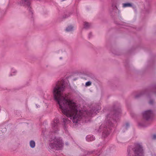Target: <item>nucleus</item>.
<instances>
[{"mask_svg":"<svg viewBox=\"0 0 156 156\" xmlns=\"http://www.w3.org/2000/svg\"><path fill=\"white\" fill-rule=\"evenodd\" d=\"M16 73V71L14 69H12L11 70V73L9 75V76L15 75V74Z\"/></svg>","mask_w":156,"mask_h":156,"instance_id":"14","label":"nucleus"},{"mask_svg":"<svg viewBox=\"0 0 156 156\" xmlns=\"http://www.w3.org/2000/svg\"><path fill=\"white\" fill-rule=\"evenodd\" d=\"M129 124L127 122L126 123L125 125H124L123 127H124V128H125L126 129H127L129 127Z\"/></svg>","mask_w":156,"mask_h":156,"instance_id":"15","label":"nucleus"},{"mask_svg":"<svg viewBox=\"0 0 156 156\" xmlns=\"http://www.w3.org/2000/svg\"><path fill=\"white\" fill-rule=\"evenodd\" d=\"M121 110L118 108L114 109L111 112V114L108 115L105 121L101 124L99 127V131L102 132V137L105 138L109 134L111 127L114 126V124L116 123L121 115Z\"/></svg>","mask_w":156,"mask_h":156,"instance_id":"2","label":"nucleus"},{"mask_svg":"<svg viewBox=\"0 0 156 156\" xmlns=\"http://www.w3.org/2000/svg\"><path fill=\"white\" fill-rule=\"evenodd\" d=\"M37 108H38L40 107V106L39 105H36Z\"/></svg>","mask_w":156,"mask_h":156,"instance_id":"22","label":"nucleus"},{"mask_svg":"<svg viewBox=\"0 0 156 156\" xmlns=\"http://www.w3.org/2000/svg\"><path fill=\"white\" fill-rule=\"evenodd\" d=\"M132 6V4L130 3H123L122 4V7L123 8H126L127 7H131Z\"/></svg>","mask_w":156,"mask_h":156,"instance_id":"9","label":"nucleus"},{"mask_svg":"<svg viewBox=\"0 0 156 156\" xmlns=\"http://www.w3.org/2000/svg\"><path fill=\"white\" fill-rule=\"evenodd\" d=\"M143 94V92H140V93H139L138 94H137L135 96V98H138L139 97H140Z\"/></svg>","mask_w":156,"mask_h":156,"instance_id":"16","label":"nucleus"},{"mask_svg":"<svg viewBox=\"0 0 156 156\" xmlns=\"http://www.w3.org/2000/svg\"><path fill=\"white\" fill-rule=\"evenodd\" d=\"M91 26L90 23L86 22H84V27L86 29L89 28Z\"/></svg>","mask_w":156,"mask_h":156,"instance_id":"12","label":"nucleus"},{"mask_svg":"<svg viewBox=\"0 0 156 156\" xmlns=\"http://www.w3.org/2000/svg\"><path fill=\"white\" fill-rule=\"evenodd\" d=\"M116 1H114L112 2V7L113 9H117L116 6Z\"/></svg>","mask_w":156,"mask_h":156,"instance_id":"10","label":"nucleus"},{"mask_svg":"<svg viewBox=\"0 0 156 156\" xmlns=\"http://www.w3.org/2000/svg\"><path fill=\"white\" fill-rule=\"evenodd\" d=\"M152 138L153 139L155 140L156 139V134H154L152 136Z\"/></svg>","mask_w":156,"mask_h":156,"instance_id":"18","label":"nucleus"},{"mask_svg":"<svg viewBox=\"0 0 156 156\" xmlns=\"http://www.w3.org/2000/svg\"><path fill=\"white\" fill-rule=\"evenodd\" d=\"M66 145H69V143L68 142H66Z\"/></svg>","mask_w":156,"mask_h":156,"instance_id":"23","label":"nucleus"},{"mask_svg":"<svg viewBox=\"0 0 156 156\" xmlns=\"http://www.w3.org/2000/svg\"><path fill=\"white\" fill-rule=\"evenodd\" d=\"M64 143L60 137H55L49 144L50 148L55 150H61L63 147Z\"/></svg>","mask_w":156,"mask_h":156,"instance_id":"5","label":"nucleus"},{"mask_svg":"<svg viewBox=\"0 0 156 156\" xmlns=\"http://www.w3.org/2000/svg\"><path fill=\"white\" fill-rule=\"evenodd\" d=\"M154 103V101L153 100H151L150 101H149V104H153V103Z\"/></svg>","mask_w":156,"mask_h":156,"instance_id":"19","label":"nucleus"},{"mask_svg":"<svg viewBox=\"0 0 156 156\" xmlns=\"http://www.w3.org/2000/svg\"><path fill=\"white\" fill-rule=\"evenodd\" d=\"M73 30V27L72 26H69L67 27L66 29V30L67 32H69L72 31Z\"/></svg>","mask_w":156,"mask_h":156,"instance_id":"11","label":"nucleus"},{"mask_svg":"<svg viewBox=\"0 0 156 156\" xmlns=\"http://www.w3.org/2000/svg\"><path fill=\"white\" fill-rule=\"evenodd\" d=\"M63 81H58L53 88V94L54 100L58 104L62 112L66 116L63 119L64 129H66V125L70 122L68 117H70L73 123H77L81 119L88 118L96 115L101 109L99 104H96L90 111L80 110L78 111L76 103L70 99L69 95L64 94L63 92L65 88Z\"/></svg>","mask_w":156,"mask_h":156,"instance_id":"1","label":"nucleus"},{"mask_svg":"<svg viewBox=\"0 0 156 156\" xmlns=\"http://www.w3.org/2000/svg\"><path fill=\"white\" fill-rule=\"evenodd\" d=\"M127 156H144L141 144L135 143L134 147L132 146L129 147L127 150Z\"/></svg>","mask_w":156,"mask_h":156,"instance_id":"3","label":"nucleus"},{"mask_svg":"<svg viewBox=\"0 0 156 156\" xmlns=\"http://www.w3.org/2000/svg\"><path fill=\"white\" fill-rule=\"evenodd\" d=\"M142 115L143 118L147 120L151 119L153 116V112L151 110H147L143 112Z\"/></svg>","mask_w":156,"mask_h":156,"instance_id":"7","label":"nucleus"},{"mask_svg":"<svg viewBox=\"0 0 156 156\" xmlns=\"http://www.w3.org/2000/svg\"><path fill=\"white\" fill-rule=\"evenodd\" d=\"M68 17V16H67V17H65V18L67 17Z\"/></svg>","mask_w":156,"mask_h":156,"instance_id":"25","label":"nucleus"},{"mask_svg":"<svg viewBox=\"0 0 156 156\" xmlns=\"http://www.w3.org/2000/svg\"><path fill=\"white\" fill-rule=\"evenodd\" d=\"M138 125L140 126H144V125L143 124H142L141 123H138Z\"/></svg>","mask_w":156,"mask_h":156,"instance_id":"20","label":"nucleus"},{"mask_svg":"<svg viewBox=\"0 0 156 156\" xmlns=\"http://www.w3.org/2000/svg\"><path fill=\"white\" fill-rule=\"evenodd\" d=\"M98 149L96 151L95 150L90 151L82 150L84 152V154H80L79 156H90L92 154H95L97 156H100L102 153L103 150L105 148L106 145L105 142H101L98 146Z\"/></svg>","mask_w":156,"mask_h":156,"instance_id":"4","label":"nucleus"},{"mask_svg":"<svg viewBox=\"0 0 156 156\" xmlns=\"http://www.w3.org/2000/svg\"><path fill=\"white\" fill-rule=\"evenodd\" d=\"M91 84V82L90 81H88L86 83V85L87 86H88L90 85Z\"/></svg>","mask_w":156,"mask_h":156,"instance_id":"17","label":"nucleus"},{"mask_svg":"<svg viewBox=\"0 0 156 156\" xmlns=\"http://www.w3.org/2000/svg\"><path fill=\"white\" fill-rule=\"evenodd\" d=\"M92 35V34L91 33H90L89 34V35H88V37H89V38H90V37H91V36Z\"/></svg>","mask_w":156,"mask_h":156,"instance_id":"21","label":"nucleus"},{"mask_svg":"<svg viewBox=\"0 0 156 156\" xmlns=\"http://www.w3.org/2000/svg\"><path fill=\"white\" fill-rule=\"evenodd\" d=\"M59 125L60 123L58 119L57 118H55L51 123V126L54 132L56 133L58 131Z\"/></svg>","mask_w":156,"mask_h":156,"instance_id":"6","label":"nucleus"},{"mask_svg":"<svg viewBox=\"0 0 156 156\" xmlns=\"http://www.w3.org/2000/svg\"><path fill=\"white\" fill-rule=\"evenodd\" d=\"M30 146L31 148H34L35 147V143L33 140H31L30 143Z\"/></svg>","mask_w":156,"mask_h":156,"instance_id":"13","label":"nucleus"},{"mask_svg":"<svg viewBox=\"0 0 156 156\" xmlns=\"http://www.w3.org/2000/svg\"><path fill=\"white\" fill-rule=\"evenodd\" d=\"M86 140L87 141H91L95 140V137L92 135H88L86 137Z\"/></svg>","mask_w":156,"mask_h":156,"instance_id":"8","label":"nucleus"},{"mask_svg":"<svg viewBox=\"0 0 156 156\" xmlns=\"http://www.w3.org/2000/svg\"><path fill=\"white\" fill-rule=\"evenodd\" d=\"M60 59H62V57H60Z\"/></svg>","mask_w":156,"mask_h":156,"instance_id":"24","label":"nucleus"}]
</instances>
